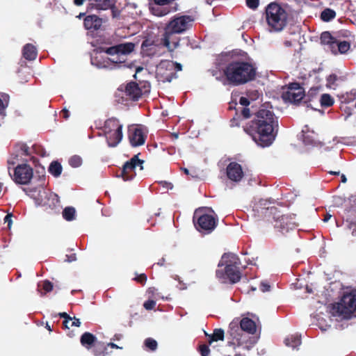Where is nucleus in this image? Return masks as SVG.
<instances>
[{"mask_svg": "<svg viewBox=\"0 0 356 356\" xmlns=\"http://www.w3.org/2000/svg\"><path fill=\"white\" fill-rule=\"evenodd\" d=\"M243 118H252L243 126L244 131L259 146H270L275 140L278 131V118L274 113L262 105L259 110L251 114L248 108H243Z\"/></svg>", "mask_w": 356, "mask_h": 356, "instance_id": "obj_1", "label": "nucleus"}, {"mask_svg": "<svg viewBox=\"0 0 356 356\" xmlns=\"http://www.w3.org/2000/svg\"><path fill=\"white\" fill-rule=\"evenodd\" d=\"M195 18L192 15L178 13L170 18L165 24L163 33L161 35V44L170 53L175 51L180 45V37L191 30L193 26Z\"/></svg>", "mask_w": 356, "mask_h": 356, "instance_id": "obj_2", "label": "nucleus"}, {"mask_svg": "<svg viewBox=\"0 0 356 356\" xmlns=\"http://www.w3.org/2000/svg\"><path fill=\"white\" fill-rule=\"evenodd\" d=\"M223 73L229 84L238 86L256 79L257 67L248 61L232 60L225 66Z\"/></svg>", "mask_w": 356, "mask_h": 356, "instance_id": "obj_3", "label": "nucleus"}, {"mask_svg": "<svg viewBox=\"0 0 356 356\" xmlns=\"http://www.w3.org/2000/svg\"><path fill=\"white\" fill-rule=\"evenodd\" d=\"M257 331L255 322L250 318H243L239 323L232 321L227 333V343L234 348L247 343L248 336L244 332L254 334Z\"/></svg>", "mask_w": 356, "mask_h": 356, "instance_id": "obj_4", "label": "nucleus"}, {"mask_svg": "<svg viewBox=\"0 0 356 356\" xmlns=\"http://www.w3.org/2000/svg\"><path fill=\"white\" fill-rule=\"evenodd\" d=\"M265 216L267 220L273 224L274 228L282 234L293 229L298 226L295 220L296 215H284L276 207H270L266 209Z\"/></svg>", "mask_w": 356, "mask_h": 356, "instance_id": "obj_5", "label": "nucleus"}, {"mask_svg": "<svg viewBox=\"0 0 356 356\" xmlns=\"http://www.w3.org/2000/svg\"><path fill=\"white\" fill-rule=\"evenodd\" d=\"M239 259L232 253H225L222 256L218 266H225V270H217L216 277L219 279L227 278L231 284H235L240 281L241 273L239 270Z\"/></svg>", "mask_w": 356, "mask_h": 356, "instance_id": "obj_6", "label": "nucleus"}, {"mask_svg": "<svg viewBox=\"0 0 356 356\" xmlns=\"http://www.w3.org/2000/svg\"><path fill=\"white\" fill-rule=\"evenodd\" d=\"M266 20L268 26L275 31H281L287 24L288 13L276 1L270 3L265 10Z\"/></svg>", "mask_w": 356, "mask_h": 356, "instance_id": "obj_7", "label": "nucleus"}, {"mask_svg": "<svg viewBox=\"0 0 356 356\" xmlns=\"http://www.w3.org/2000/svg\"><path fill=\"white\" fill-rule=\"evenodd\" d=\"M24 192L32 198L37 205H48L54 208L60 202L59 197L54 193H47L42 186L34 188H24Z\"/></svg>", "mask_w": 356, "mask_h": 356, "instance_id": "obj_8", "label": "nucleus"}, {"mask_svg": "<svg viewBox=\"0 0 356 356\" xmlns=\"http://www.w3.org/2000/svg\"><path fill=\"white\" fill-rule=\"evenodd\" d=\"M104 135L109 147H116L123 137L122 124L118 119L111 118L106 120L103 127Z\"/></svg>", "mask_w": 356, "mask_h": 356, "instance_id": "obj_9", "label": "nucleus"}, {"mask_svg": "<svg viewBox=\"0 0 356 356\" xmlns=\"http://www.w3.org/2000/svg\"><path fill=\"white\" fill-rule=\"evenodd\" d=\"M193 223L198 232L203 234H210L216 227L218 219L213 216L205 213L204 209H198L195 211Z\"/></svg>", "mask_w": 356, "mask_h": 356, "instance_id": "obj_10", "label": "nucleus"}, {"mask_svg": "<svg viewBox=\"0 0 356 356\" xmlns=\"http://www.w3.org/2000/svg\"><path fill=\"white\" fill-rule=\"evenodd\" d=\"M22 159V145L17 144L8 160V168L10 176L18 184H22V164L19 163Z\"/></svg>", "mask_w": 356, "mask_h": 356, "instance_id": "obj_11", "label": "nucleus"}, {"mask_svg": "<svg viewBox=\"0 0 356 356\" xmlns=\"http://www.w3.org/2000/svg\"><path fill=\"white\" fill-rule=\"evenodd\" d=\"M182 70L181 64L172 60H161L156 68V78L162 82H170L177 77V72Z\"/></svg>", "mask_w": 356, "mask_h": 356, "instance_id": "obj_12", "label": "nucleus"}, {"mask_svg": "<svg viewBox=\"0 0 356 356\" xmlns=\"http://www.w3.org/2000/svg\"><path fill=\"white\" fill-rule=\"evenodd\" d=\"M320 39L321 43L327 45L330 51L334 55L346 54L350 48L349 42L337 39L328 31L323 32Z\"/></svg>", "mask_w": 356, "mask_h": 356, "instance_id": "obj_13", "label": "nucleus"}, {"mask_svg": "<svg viewBox=\"0 0 356 356\" xmlns=\"http://www.w3.org/2000/svg\"><path fill=\"white\" fill-rule=\"evenodd\" d=\"M334 309L339 316L350 317L356 311V289L345 293Z\"/></svg>", "mask_w": 356, "mask_h": 356, "instance_id": "obj_14", "label": "nucleus"}, {"mask_svg": "<svg viewBox=\"0 0 356 356\" xmlns=\"http://www.w3.org/2000/svg\"><path fill=\"white\" fill-rule=\"evenodd\" d=\"M305 91L300 83L293 82L289 84L287 90L282 94V99L284 102H289L294 105L303 104Z\"/></svg>", "mask_w": 356, "mask_h": 356, "instance_id": "obj_15", "label": "nucleus"}, {"mask_svg": "<svg viewBox=\"0 0 356 356\" xmlns=\"http://www.w3.org/2000/svg\"><path fill=\"white\" fill-rule=\"evenodd\" d=\"M135 49V44L133 42L120 43L110 47L103 49V51L111 56H116L115 59L111 61L115 63H122L125 59L122 58L124 56L130 54Z\"/></svg>", "mask_w": 356, "mask_h": 356, "instance_id": "obj_16", "label": "nucleus"}, {"mask_svg": "<svg viewBox=\"0 0 356 356\" xmlns=\"http://www.w3.org/2000/svg\"><path fill=\"white\" fill-rule=\"evenodd\" d=\"M35 147V146L33 145L32 149H30L26 144H24V156L29 157V159H24V185H26L33 176V167L29 162H31L32 165L35 168L40 166L38 159L32 155V152Z\"/></svg>", "mask_w": 356, "mask_h": 356, "instance_id": "obj_17", "label": "nucleus"}, {"mask_svg": "<svg viewBox=\"0 0 356 356\" xmlns=\"http://www.w3.org/2000/svg\"><path fill=\"white\" fill-rule=\"evenodd\" d=\"M144 161L138 159V154L134 155L129 161L124 163L119 177H122L125 181L132 180L136 175V168L140 167V170L143 169Z\"/></svg>", "mask_w": 356, "mask_h": 356, "instance_id": "obj_18", "label": "nucleus"}, {"mask_svg": "<svg viewBox=\"0 0 356 356\" xmlns=\"http://www.w3.org/2000/svg\"><path fill=\"white\" fill-rule=\"evenodd\" d=\"M147 136L143 129L135 125L129 126L128 128V138L133 147H138L145 144Z\"/></svg>", "mask_w": 356, "mask_h": 356, "instance_id": "obj_19", "label": "nucleus"}, {"mask_svg": "<svg viewBox=\"0 0 356 356\" xmlns=\"http://www.w3.org/2000/svg\"><path fill=\"white\" fill-rule=\"evenodd\" d=\"M226 175L229 179L239 182L244 177L242 166L237 162H230L226 168Z\"/></svg>", "mask_w": 356, "mask_h": 356, "instance_id": "obj_20", "label": "nucleus"}, {"mask_svg": "<svg viewBox=\"0 0 356 356\" xmlns=\"http://www.w3.org/2000/svg\"><path fill=\"white\" fill-rule=\"evenodd\" d=\"M124 93L127 97V99L138 101L143 95V92L137 83L131 81L125 86Z\"/></svg>", "mask_w": 356, "mask_h": 356, "instance_id": "obj_21", "label": "nucleus"}, {"mask_svg": "<svg viewBox=\"0 0 356 356\" xmlns=\"http://www.w3.org/2000/svg\"><path fill=\"white\" fill-rule=\"evenodd\" d=\"M150 10L154 15L163 17L175 11L176 8H173L170 4H157L156 3H154L151 6Z\"/></svg>", "mask_w": 356, "mask_h": 356, "instance_id": "obj_22", "label": "nucleus"}, {"mask_svg": "<svg viewBox=\"0 0 356 356\" xmlns=\"http://www.w3.org/2000/svg\"><path fill=\"white\" fill-rule=\"evenodd\" d=\"M83 25L87 30L97 31L102 25V19L95 15H88L84 18Z\"/></svg>", "mask_w": 356, "mask_h": 356, "instance_id": "obj_23", "label": "nucleus"}, {"mask_svg": "<svg viewBox=\"0 0 356 356\" xmlns=\"http://www.w3.org/2000/svg\"><path fill=\"white\" fill-rule=\"evenodd\" d=\"M97 341V337L88 332H84L80 338L81 344L88 350L91 349Z\"/></svg>", "mask_w": 356, "mask_h": 356, "instance_id": "obj_24", "label": "nucleus"}, {"mask_svg": "<svg viewBox=\"0 0 356 356\" xmlns=\"http://www.w3.org/2000/svg\"><path fill=\"white\" fill-rule=\"evenodd\" d=\"M320 89L321 88L319 86L311 88L309 90L307 94H305L303 100V104L305 105L307 107L314 108L312 102L317 99V96L318 95Z\"/></svg>", "mask_w": 356, "mask_h": 356, "instance_id": "obj_25", "label": "nucleus"}, {"mask_svg": "<svg viewBox=\"0 0 356 356\" xmlns=\"http://www.w3.org/2000/svg\"><path fill=\"white\" fill-rule=\"evenodd\" d=\"M38 56V49L33 44H26L24 46V58L28 60H34Z\"/></svg>", "mask_w": 356, "mask_h": 356, "instance_id": "obj_26", "label": "nucleus"}, {"mask_svg": "<svg viewBox=\"0 0 356 356\" xmlns=\"http://www.w3.org/2000/svg\"><path fill=\"white\" fill-rule=\"evenodd\" d=\"M156 47V42L154 40L147 38L144 40L141 44L142 50L146 53L147 55L150 56L155 51Z\"/></svg>", "mask_w": 356, "mask_h": 356, "instance_id": "obj_27", "label": "nucleus"}, {"mask_svg": "<svg viewBox=\"0 0 356 356\" xmlns=\"http://www.w3.org/2000/svg\"><path fill=\"white\" fill-rule=\"evenodd\" d=\"M92 352L95 356H107L108 354L104 343L98 341L92 347Z\"/></svg>", "mask_w": 356, "mask_h": 356, "instance_id": "obj_28", "label": "nucleus"}, {"mask_svg": "<svg viewBox=\"0 0 356 356\" xmlns=\"http://www.w3.org/2000/svg\"><path fill=\"white\" fill-rule=\"evenodd\" d=\"M62 170L63 167L57 161H52L48 168L49 172L54 177H58L61 175Z\"/></svg>", "mask_w": 356, "mask_h": 356, "instance_id": "obj_29", "label": "nucleus"}, {"mask_svg": "<svg viewBox=\"0 0 356 356\" xmlns=\"http://www.w3.org/2000/svg\"><path fill=\"white\" fill-rule=\"evenodd\" d=\"M206 335L209 337V343L211 344V343L213 341L223 340L224 336H225V332L222 329L216 328L213 330V332L212 334H207L206 333Z\"/></svg>", "mask_w": 356, "mask_h": 356, "instance_id": "obj_30", "label": "nucleus"}, {"mask_svg": "<svg viewBox=\"0 0 356 356\" xmlns=\"http://www.w3.org/2000/svg\"><path fill=\"white\" fill-rule=\"evenodd\" d=\"M284 343L289 347L296 348L301 344V337L298 334L291 335L285 339Z\"/></svg>", "mask_w": 356, "mask_h": 356, "instance_id": "obj_31", "label": "nucleus"}, {"mask_svg": "<svg viewBox=\"0 0 356 356\" xmlns=\"http://www.w3.org/2000/svg\"><path fill=\"white\" fill-rule=\"evenodd\" d=\"M340 101L341 104H349L353 102L356 99V90H352L349 92H346V94H343L339 96Z\"/></svg>", "mask_w": 356, "mask_h": 356, "instance_id": "obj_32", "label": "nucleus"}, {"mask_svg": "<svg viewBox=\"0 0 356 356\" xmlns=\"http://www.w3.org/2000/svg\"><path fill=\"white\" fill-rule=\"evenodd\" d=\"M320 104L322 107L327 108L334 104V99L330 94H323L320 98Z\"/></svg>", "mask_w": 356, "mask_h": 356, "instance_id": "obj_33", "label": "nucleus"}, {"mask_svg": "<svg viewBox=\"0 0 356 356\" xmlns=\"http://www.w3.org/2000/svg\"><path fill=\"white\" fill-rule=\"evenodd\" d=\"M336 16V13L334 10L330 8H326L322 11L321 14V19L323 22H329L333 19Z\"/></svg>", "mask_w": 356, "mask_h": 356, "instance_id": "obj_34", "label": "nucleus"}, {"mask_svg": "<svg viewBox=\"0 0 356 356\" xmlns=\"http://www.w3.org/2000/svg\"><path fill=\"white\" fill-rule=\"evenodd\" d=\"M76 211L74 207H68L64 209L63 217L67 221H72L75 218Z\"/></svg>", "mask_w": 356, "mask_h": 356, "instance_id": "obj_35", "label": "nucleus"}, {"mask_svg": "<svg viewBox=\"0 0 356 356\" xmlns=\"http://www.w3.org/2000/svg\"><path fill=\"white\" fill-rule=\"evenodd\" d=\"M145 346L152 351H154L157 348V342L152 338H147L145 340Z\"/></svg>", "mask_w": 356, "mask_h": 356, "instance_id": "obj_36", "label": "nucleus"}, {"mask_svg": "<svg viewBox=\"0 0 356 356\" xmlns=\"http://www.w3.org/2000/svg\"><path fill=\"white\" fill-rule=\"evenodd\" d=\"M81 163L82 159L79 156L74 155L69 159V164L73 168L79 167Z\"/></svg>", "mask_w": 356, "mask_h": 356, "instance_id": "obj_37", "label": "nucleus"}, {"mask_svg": "<svg viewBox=\"0 0 356 356\" xmlns=\"http://www.w3.org/2000/svg\"><path fill=\"white\" fill-rule=\"evenodd\" d=\"M41 286L42 290L44 291L43 294L51 292L54 288L53 283L47 280L42 282ZM41 293L42 294V292H41Z\"/></svg>", "mask_w": 356, "mask_h": 356, "instance_id": "obj_38", "label": "nucleus"}, {"mask_svg": "<svg viewBox=\"0 0 356 356\" xmlns=\"http://www.w3.org/2000/svg\"><path fill=\"white\" fill-rule=\"evenodd\" d=\"M198 351L200 353L201 356H209L210 354V348L207 344H202L198 347Z\"/></svg>", "mask_w": 356, "mask_h": 356, "instance_id": "obj_39", "label": "nucleus"}, {"mask_svg": "<svg viewBox=\"0 0 356 356\" xmlns=\"http://www.w3.org/2000/svg\"><path fill=\"white\" fill-rule=\"evenodd\" d=\"M59 315L61 318H64V321L63 322V325L64 326L65 328L69 330L70 329L69 324H70V321H72L71 317L66 312L60 313Z\"/></svg>", "mask_w": 356, "mask_h": 356, "instance_id": "obj_40", "label": "nucleus"}, {"mask_svg": "<svg viewBox=\"0 0 356 356\" xmlns=\"http://www.w3.org/2000/svg\"><path fill=\"white\" fill-rule=\"evenodd\" d=\"M172 262L170 259L167 260L165 257H163L160 259H159L158 262L154 264L153 266L157 265L160 267H167L170 266Z\"/></svg>", "mask_w": 356, "mask_h": 356, "instance_id": "obj_41", "label": "nucleus"}, {"mask_svg": "<svg viewBox=\"0 0 356 356\" xmlns=\"http://www.w3.org/2000/svg\"><path fill=\"white\" fill-rule=\"evenodd\" d=\"M338 80V76L335 74H330L327 78V87H332V86L335 85L336 81Z\"/></svg>", "mask_w": 356, "mask_h": 356, "instance_id": "obj_42", "label": "nucleus"}, {"mask_svg": "<svg viewBox=\"0 0 356 356\" xmlns=\"http://www.w3.org/2000/svg\"><path fill=\"white\" fill-rule=\"evenodd\" d=\"M247 6L252 10H255L258 8L259 4V0H245Z\"/></svg>", "mask_w": 356, "mask_h": 356, "instance_id": "obj_43", "label": "nucleus"}, {"mask_svg": "<svg viewBox=\"0 0 356 356\" xmlns=\"http://www.w3.org/2000/svg\"><path fill=\"white\" fill-rule=\"evenodd\" d=\"M147 280V277L145 273L138 275L135 278H134V280L141 284L142 285H144L146 283Z\"/></svg>", "mask_w": 356, "mask_h": 356, "instance_id": "obj_44", "label": "nucleus"}, {"mask_svg": "<svg viewBox=\"0 0 356 356\" xmlns=\"http://www.w3.org/2000/svg\"><path fill=\"white\" fill-rule=\"evenodd\" d=\"M156 304V301L153 300H148L144 302L143 307L147 310H152L155 307Z\"/></svg>", "mask_w": 356, "mask_h": 356, "instance_id": "obj_45", "label": "nucleus"}, {"mask_svg": "<svg viewBox=\"0 0 356 356\" xmlns=\"http://www.w3.org/2000/svg\"><path fill=\"white\" fill-rule=\"evenodd\" d=\"M241 116L236 112V115L230 120L232 127H238L240 125Z\"/></svg>", "mask_w": 356, "mask_h": 356, "instance_id": "obj_46", "label": "nucleus"}, {"mask_svg": "<svg viewBox=\"0 0 356 356\" xmlns=\"http://www.w3.org/2000/svg\"><path fill=\"white\" fill-rule=\"evenodd\" d=\"M111 10V15L113 18H118L120 15V10L113 6V4L109 8Z\"/></svg>", "mask_w": 356, "mask_h": 356, "instance_id": "obj_47", "label": "nucleus"}, {"mask_svg": "<svg viewBox=\"0 0 356 356\" xmlns=\"http://www.w3.org/2000/svg\"><path fill=\"white\" fill-rule=\"evenodd\" d=\"M259 289L262 292H267L270 290V285L267 282H262L260 284Z\"/></svg>", "mask_w": 356, "mask_h": 356, "instance_id": "obj_48", "label": "nucleus"}, {"mask_svg": "<svg viewBox=\"0 0 356 356\" xmlns=\"http://www.w3.org/2000/svg\"><path fill=\"white\" fill-rule=\"evenodd\" d=\"M71 321L69 324L70 325V328L73 327V326H75V327H79L80 325H81V321L79 318H76V317H74V318H72L71 317Z\"/></svg>", "mask_w": 356, "mask_h": 356, "instance_id": "obj_49", "label": "nucleus"}, {"mask_svg": "<svg viewBox=\"0 0 356 356\" xmlns=\"http://www.w3.org/2000/svg\"><path fill=\"white\" fill-rule=\"evenodd\" d=\"M239 103L242 106H248L250 104V101L247 97H241L239 99Z\"/></svg>", "mask_w": 356, "mask_h": 356, "instance_id": "obj_50", "label": "nucleus"}, {"mask_svg": "<svg viewBox=\"0 0 356 356\" xmlns=\"http://www.w3.org/2000/svg\"><path fill=\"white\" fill-rule=\"evenodd\" d=\"M7 106L8 102H4L3 100L0 98V113L3 112Z\"/></svg>", "mask_w": 356, "mask_h": 356, "instance_id": "obj_51", "label": "nucleus"}, {"mask_svg": "<svg viewBox=\"0 0 356 356\" xmlns=\"http://www.w3.org/2000/svg\"><path fill=\"white\" fill-rule=\"evenodd\" d=\"M60 115L64 119L67 120L70 116V112L67 108H63L60 111Z\"/></svg>", "mask_w": 356, "mask_h": 356, "instance_id": "obj_52", "label": "nucleus"}, {"mask_svg": "<svg viewBox=\"0 0 356 356\" xmlns=\"http://www.w3.org/2000/svg\"><path fill=\"white\" fill-rule=\"evenodd\" d=\"M12 215L11 214H7L4 218V222L8 223V227H10L11 222H12Z\"/></svg>", "mask_w": 356, "mask_h": 356, "instance_id": "obj_53", "label": "nucleus"}, {"mask_svg": "<svg viewBox=\"0 0 356 356\" xmlns=\"http://www.w3.org/2000/svg\"><path fill=\"white\" fill-rule=\"evenodd\" d=\"M154 3H156L157 4H170L171 3L173 0H154Z\"/></svg>", "mask_w": 356, "mask_h": 356, "instance_id": "obj_54", "label": "nucleus"}, {"mask_svg": "<svg viewBox=\"0 0 356 356\" xmlns=\"http://www.w3.org/2000/svg\"><path fill=\"white\" fill-rule=\"evenodd\" d=\"M348 224V227L349 229H355L356 228V221L355 220H348L346 221Z\"/></svg>", "mask_w": 356, "mask_h": 356, "instance_id": "obj_55", "label": "nucleus"}, {"mask_svg": "<svg viewBox=\"0 0 356 356\" xmlns=\"http://www.w3.org/2000/svg\"><path fill=\"white\" fill-rule=\"evenodd\" d=\"M156 291L157 289L155 287H149L147 289V293L150 294L152 296H155Z\"/></svg>", "mask_w": 356, "mask_h": 356, "instance_id": "obj_56", "label": "nucleus"}, {"mask_svg": "<svg viewBox=\"0 0 356 356\" xmlns=\"http://www.w3.org/2000/svg\"><path fill=\"white\" fill-rule=\"evenodd\" d=\"M106 346V348L108 346H109V347H111L112 348H116V349H122V347H120L117 344H115V343H114L113 342L108 343Z\"/></svg>", "mask_w": 356, "mask_h": 356, "instance_id": "obj_57", "label": "nucleus"}, {"mask_svg": "<svg viewBox=\"0 0 356 356\" xmlns=\"http://www.w3.org/2000/svg\"><path fill=\"white\" fill-rule=\"evenodd\" d=\"M67 261L69 262H72L76 260V254H71L70 255H67Z\"/></svg>", "mask_w": 356, "mask_h": 356, "instance_id": "obj_58", "label": "nucleus"}, {"mask_svg": "<svg viewBox=\"0 0 356 356\" xmlns=\"http://www.w3.org/2000/svg\"><path fill=\"white\" fill-rule=\"evenodd\" d=\"M85 1L86 0H74V3L76 6H81L84 3Z\"/></svg>", "mask_w": 356, "mask_h": 356, "instance_id": "obj_59", "label": "nucleus"}, {"mask_svg": "<svg viewBox=\"0 0 356 356\" xmlns=\"http://www.w3.org/2000/svg\"><path fill=\"white\" fill-rule=\"evenodd\" d=\"M284 45L286 47H289L292 46V42L289 40H284Z\"/></svg>", "mask_w": 356, "mask_h": 356, "instance_id": "obj_60", "label": "nucleus"}, {"mask_svg": "<svg viewBox=\"0 0 356 356\" xmlns=\"http://www.w3.org/2000/svg\"><path fill=\"white\" fill-rule=\"evenodd\" d=\"M331 217H332V216L330 214L326 213L325 216H324L323 221L327 222L330 219Z\"/></svg>", "mask_w": 356, "mask_h": 356, "instance_id": "obj_61", "label": "nucleus"}, {"mask_svg": "<svg viewBox=\"0 0 356 356\" xmlns=\"http://www.w3.org/2000/svg\"><path fill=\"white\" fill-rule=\"evenodd\" d=\"M341 179L343 183H346L347 181V178L345 175L342 174L341 175Z\"/></svg>", "mask_w": 356, "mask_h": 356, "instance_id": "obj_62", "label": "nucleus"}, {"mask_svg": "<svg viewBox=\"0 0 356 356\" xmlns=\"http://www.w3.org/2000/svg\"><path fill=\"white\" fill-rule=\"evenodd\" d=\"M122 337V334H115L114 335V339L115 340H120Z\"/></svg>", "mask_w": 356, "mask_h": 356, "instance_id": "obj_63", "label": "nucleus"}, {"mask_svg": "<svg viewBox=\"0 0 356 356\" xmlns=\"http://www.w3.org/2000/svg\"><path fill=\"white\" fill-rule=\"evenodd\" d=\"M353 229V232H352V235H353V236H356V228Z\"/></svg>", "mask_w": 356, "mask_h": 356, "instance_id": "obj_64", "label": "nucleus"}]
</instances>
